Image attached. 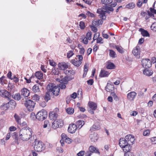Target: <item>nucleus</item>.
<instances>
[{"label":"nucleus","mask_w":156,"mask_h":156,"mask_svg":"<svg viewBox=\"0 0 156 156\" xmlns=\"http://www.w3.org/2000/svg\"><path fill=\"white\" fill-rule=\"evenodd\" d=\"M47 91L44 96V99L48 102L50 99V92L51 94L55 96H58L59 93L60 89L58 87L53 83H50L47 86Z\"/></svg>","instance_id":"nucleus-1"},{"label":"nucleus","mask_w":156,"mask_h":156,"mask_svg":"<svg viewBox=\"0 0 156 156\" xmlns=\"http://www.w3.org/2000/svg\"><path fill=\"white\" fill-rule=\"evenodd\" d=\"M32 134L31 129L29 127H25L20 131V138L23 141L28 140L32 137Z\"/></svg>","instance_id":"nucleus-2"},{"label":"nucleus","mask_w":156,"mask_h":156,"mask_svg":"<svg viewBox=\"0 0 156 156\" xmlns=\"http://www.w3.org/2000/svg\"><path fill=\"white\" fill-rule=\"evenodd\" d=\"M119 145L123 151L127 153L130 151L131 149V146H130L125 138H121L119 140Z\"/></svg>","instance_id":"nucleus-3"},{"label":"nucleus","mask_w":156,"mask_h":156,"mask_svg":"<svg viewBox=\"0 0 156 156\" xmlns=\"http://www.w3.org/2000/svg\"><path fill=\"white\" fill-rule=\"evenodd\" d=\"M44 145L43 143L36 139L35 140L34 142V148L35 151L41 152L45 149Z\"/></svg>","instance_id":"nucleus-4"},{"label":"nucleus","mask_w":156,"mask_h":156,"mask_svg":"<svg viewBox=\"0 0 156 156\" xmlns=\"http://www.w3.org/2000/svg\"><path fill=\"white\" fill-rule=\"evenodd\" d=\"M47 117V111L44 110H42L37 112L36 115V118L40 121H42Z\"/></svg>","instance_id":"nucleus-5"},{"label":"nucleus","mask_w":156,"mask_h":156,"mask_svg":"<svg viewBox=\"0 0 156 156\" xmlns=\"http://www.w3.org/2000/svg\"><path fill=\"white\" fill-rule=\"evenodd\" d=\"M83 58V57L82 55H78L76 56L75 59L72 60L71 62L75 66L79 67L81 64V61Z\"/></svg>","instance_id":"nucleus-6"},{"label":"nucleus","mask_w":156,"mask_h":156,"mask_svg":"<svg viewBox=\"0 0 156 156\" xmlns=\"http://www.w3.org/2000/svg\"><path fill=\"white\" fill-rule=\"evenodd\" d=\"M25 106L27 108L29 111H32L33 110L35 105V103L32 100H26L25 102L24 103Z\"/></svg>","instance_id":"nucleus-7"},{"label":"nucleus","mask_w":156,"mask_h":156,"mask_svg":"<svg viewBox=\"0 0 156 156\" xmlns=\"http://www.w3.org/2000/svg\"><path fill=\"white\" fill-rule=\"evenodd\" d=\"M0 95L2 97L7 98L8 100H10L11 98L10 93L5 90H0Z\"/></svg>","instance_id":"nucleus-8"},{"label":"nucleus","mask_w":156,"mask_h":156,"mask_svg":"<svg viewBox=\"0 0 156 156\" xmlns=\"http://www.w3.org/2000/svg\"><path fill=\"white\" fill-rule=\"evenodd\" d=\"M126 141L130 146H131L134 144L135 140V138L132 135H128L125 137Z\"/></svg>","instance_id":"nucleus-9"},{"label":"nucleus","mask_w":156,"mask_h":156,"mask_svg":"<svg viewBox=\"0 0 156 156\" xmlns=\"http://www.w3.org/2000/svg\"><path fill=\"white\" fill-rule=\"evenodd\" d=\"M88 105L89 108V112L92 114L94 113V111L97 108V105L96 103L90 101L88 102Z\"/></svg>","instance_id":"nucleus-10"},{"label":"nucleus","mask_w":156,"mask_h":156,"mask_svg":"<svg viewBox=\"0 0 156 156\" xmlns=\"http://www.w3.org/2000/svg\"><path fill=\"white\" fill-rule=\"evenodd\" d=\"M141 62L143 66L145 68H150L151 66V61L148 59H143Z\"/></svg>","instance_id":"nucleus-11"},{"label":"nucleus","mask_w":156,"mask_h":156,"mask_svg":"<svg viewBox=\"0 0 156 156\" xmlns=\"http://www.w3.org/2000/svg\"><path fill=\"white\" fill-rule=\"evenodd\" d=\"M97 13L99 14V16L103 20H105L106 18L105 16V11L103 9H98L97 10Z\"/></svg>","instance_id":"nucleus-12"},{"label":"nucleus","mask_w":156,"mask_h":156,"mask_svg":"<svg viewBox=\"0 0 156 156\" xmlns=\"http://www.w3.org/2000/svg\"><path fill=\"white\" fill-rule=\"evenodd\" d=\"M35 77L39 80L42 79L43 77V73L41 71H37L34 74L32 75L30 77V78H34Z\"/></svg>","instance_id":"nucleus-13"},{"label":"nucleus","mask_w":156,"mask_h":156,"mask_svg":"<svg viewBox=\"0 0 156 156\" xmlns=\"http://www.w3.org/2000/svg\"><path fill=\"white\" fill-rule=\"evenodd\" d=\"M140 48L139 46H137L132 51V53L137 58L140 57Z\"/></svg>","instance_id":"nucleus-14"},{"label":"nucleus","mask_w":156,"mask_h":156,"mask_svg":"<svg viewBox=\"0 0 156 156\" xmlns=\"http://www.w3.org/2000/svg\"><path fill=\"white\" fill-rule=\"evenodd\" d=\"M77 128L76 125L75 124H71L68 127V131L70 133H73L76 132Z\"/></svg>","instance_id":"nucleus-15"},{"label":"nucleus","mask_w":156,"mask_h":156,"mask_svg":"<svg viewBox=\"0 0 156 156\" xmlns=\"http://www.w3.org/2000/svg\"><path fill=\"white\" fill-rule=\"evenodd\" d=\"M61 80V83H62L64 84H67L68 82V81L71 80L72 78L70 76H65L63 77V76H60Z\"/></svg>","instance_id":"nucleus-16"},{"label":"nucleus","mask_w":156,"mask_h":156,"mask_svg":"<svg viewBox=\"0 0 156 156\" xmlns=\"http://www.w3.org/2000/svg\"><path fill=\"white\" fill-rule=\"evenodd\" d=\"M136 95V93L135 92H131L127 94V99L131 101L133 100Z\"/></svg>","instance_id":"nucleus-17"},{"label":"nucleus","mask_w":156,"mask_h":156,"mask_svg":"<svg viewBox=\"0 0 156 156\" xmlns=\"http://www.w3.org/2000/svg\"><path fill=\"white\" fill-rule=\"evenodd\" d=\"M21 92L22 95L25 97L24 98L26 99L25 97H28L30 95L29 90L26 88H23L21 90Z\"/></svg>","instance_id":"nucleus-18"},{"label":"nucleus","mask_w":156,"mask_h":156,"mask_svg":"<svg viewBox=\"0 0 156 156\" xmlns=\"http://www.w3.org/2000/svg\"><path fill=\"white\" fill-rule=\"evenodd\" d=\"M58 66L60 69L63 70H66L68 67V65L65 62L59 63Z\"/></svg>","instance_id":"nucleus-19"},{"label":"nucleus","mask_w":156,"mask_h":156,"mask_svg":"<svg viewBox=\"0 0 156 156\" xmlns=\"http://www.w3.org/2000/svg\"><path fill=\"white\" fill-rule=\"evenodd\" d=\"M155 8H150L149 9L150 11H147V12L148 15L151 17H154V14H156V10L155 9Z\"/></svg>","instance_id":"nucleus-20"},{"label":"nucleus","mask_w":156,"mask_h":156,"mask_svg":"<svg viewBox=\"0 0 156 156\" xmlns=\"http://www.w3.org/2000/svg\"><path fill=\"white\" fill-rule=\"evenodd\" d=\"M58 116V114L55 112H51L49 113V117L51 120H56Z\"/></svg>","instance_id":"nucleus-21"},{"label":"nucleus","mask_w":156,"mask_h":156,"mask_svg":"<svg viewBox=\"0 0 156 156\" xmlns=\"http://www.w3.org/2000/svg\"><path fill=\"white\" fill-rule=\"evenodd\" d=\"M148 68H145L143 72L144 75L148 76H150L152 75L153 73V71L150 69H149Z\"/></svg>","instance_id":"nucleus-22"},{"label":"nucleus","mask_w":156,"mask_h":156,"mask_svg":"<svg viewBox=\"0 0 156 156\" xmlns=\"http://www.w3.org/2000/svg\"><path fill=\"white\" fill-rule=\"evenodd\" d=\"M90 139L92 142H95L97 141L98 139V134L96 133H94L90 136Z\"/></svg>","instance_id":"nucleus-23"},{"label":"nucleus","mask_w":156,"mask_h":156,"mask_svg":"<svg viewBox=\"0 0 156 156\" xmlns=\"http://www.w3.org/2000/svg\"><path fill=\"white\" fill-rule=\"evenodd\" d=\"M85 122L82 120H79L76 122V125L78 128H81L84 124Z\"/></svg>","instance_id":"nucleus-24"},{"label":"nucleus","mask_w":156,"mask_h":156,"mask_svg":"<svg viewBox=\"0 0 156 156\" xmlns=\"http://www.w3.org/2000/svg\"><path fill=\"white\" fill-rule=\"evenodd\" d=\"M139 30L141 32V34L144 37H148L150 35L148 31L146 30H144L143 28H140Z\"/></svg>","instance_id":"nucleus-25"},{"label":"nucleus","mask_w":156,"mask_h":156,"mask_svg":"<svg viewBox=\"0 0 156 156\" xmlns=\"http://www.w3.org/2000/svg\"><path fill=\"white\" fill-rule=\"evenodd\" d=\"M109 73L107 71L101 70L99 74V76L101 77H106L109 74Z\"/></svg>","instance_id":"nucleus-26"},{"label":"nucleus","mask_w":156,"mask_h":156,"mask_svg":"<svg viewBox=\"0 0 156 156\" xmlns=\"http://www.w3.org/2000/svg\"><path fill=\"white\" fill-rule=\"evenodd\" d=\"M89 150L91 153L94 152L99 153V151L98 149L93 146H91L89 147Z\"/></svg>","instance_id":"nucleus-27"},{"label":"nucleus","mask_w":156,"mask_h":156,"mask_svg":"<svg viewBox=\"0 0 156 156\" xmlns=\"http://www.w3.org/2000/svg\"><path fill=\"white\" fill-rule=\"evenodd\" d=\"M12 97L15 100L17 101H19L20 100L21 98H22V97L21 96L20 94L19 93H17L14 94H13L12 96Z\"/></svg>","instance_id":"nucleus-28"},{"label":"nucleus","mask_w":156,"mask_h":156,"mask_svg":"<svg viewBox=\"0 0 156 156\" xmlns=\"http://www.w3.org/2000/svg\"><path fill=\"white\" fill-rule=\"evenodd\" d=\"M12 137L14 140V141L17 144H19L18 137L17 133L16 132L13 133L12 135Z\"/></svg>","instance_id":"nucleus-29"},{"label":"nucleus","mask_w":156,"mask_h":156,"mask_svg":"<svg viewBox=\"0 0 156 156\" xmlns=\"http://www.w3.org/2000/svg\"><path fill=\"white\" fill-rule=\"evenodd\" d=\"M9 106L11 107L12 109H14L16 106V103L14 100H11L9 102Z\"/></svg>","instance_id":"nucleus-30"},{"label":"nucleus","mask_w":156,"mask_h":156,"mask_svg":"<svg viewBox=\"0 0 156 156\" xmlns=\"http://www.w3.org/2000/svg\"><path fill=\"white\" fill-rule=\"evenodd\" d=\"M32 90L35 93L38 92L40 91L39 85L36 84L35 85L32 87Z\"/></svg>","instance_id":"nucleus-31"},{"label":"nucleus","mask_w":156,"mask_h":156,"mask_svg":"<svg viewBox=\"0 0 156 156\" xmlns=\"http://www.w3.org/2000/svg\"><path fill=\"white\" fill-rule=\"evenodd\" d=\"M109 56L112 58H114L116 57V54L115 51L112 49L109 50Z\"/></svg>","instance_id":"nucleus-32"},{"label":"nucleus","mask_w":156,"mask_h":156,"mask_svg":"<svg viewBox=\"0 0 156 156\" xmlns=\"http://www.w3.org/2000/svg\"><path fill=\"white\" fill-rule=\"evenodd\" d=\"M9 107V105L8 102L7 103L3 104L1 106V108L4 110H6L8 109Z\"/></svg>","instance_id":"nucleus-33"},{"label":"nucleus","mask_w":156,"mask_h":156,"mask_svg":"<svg viewBox=\"0 0 156 156\" xmlns=\"http://www.w3.org/2000/svg\"><path fill=\"white\" fill-rule=\"evenodd\" d=\"M14 116L17 123L21 125V118L16 113L15 114Z\"/></svg>","instance_id":"nucleus-34"},{"label":"nucleus","mask_w":156,"mask_h":156,"mask_svg":"<svg viewBox=\"0 0 156 156\" xmlns=\"http://www.w3.org/2000/svg\"><path fill=\"white\" fill-rule=\"evenodd\" d=\"M115 48L120 53H123L124 52V49L121 46H119L118 45L115 46Z\"/></svg>","instance_id":"nucleus-35"},{"label":"nucleus","mask_w":156,"mask_h":156,"mask_svg":"<svg viewBox=\"0 0 156 156\" xmlns=\"http://www.w3.org/2000/svg\"><path fill=\"white\" fill-rule=\"evenodd\" d=\"M113 88V87H112V85L108 83H107L105 87V89L107 91L110 92V91H112Z\"/></svg>","instance_id":"nucleus-36"},{"label":"nucleus","mask_w":156,"mask_h":156,"mask_svg":"<svg viewBox=\"0 0 156 156\" xmlns=\"http://www.w3.org/2000/svg\"><path fill=\"white\" fill-rule=\"evenodd\" d=\"M115 65L113 63L108 62V64L106 66V68L108 69H113L115 68Z\"/></svg>","instance_id":"nucleus-37"},{"label":"nucleus","mask_w":156,"mask_h":156,"mask_svg":"<svg viewBox=\"0 0 156 156\" xmlns=\"http://www.w3.org/2000/svg\"><path fill=\"white\" fill-rule=\"evenodd\" d=\"M100 128V126L98 123H95L93 125L91 129L93 131L98 130Z\"/></svg>","instance_id":"nucleus-38"},{"label":"nucleus","mask_w":156,"mask_h":156,"mask_svg":"<svg viewBox=\"0 0 156 156\" xmlns=\"http://www.w3.org/2000/svg\"><path fill=\"white\" fill-rule=\"evenodd\" d=\"M81 39L82 40V42L85 44H87L88 43V39L86 38L84 35H82L81 37Z\"/></svg>","instance_id":"nucleus-39"},{"label":"nucleus","mask_w":156,"mask_h":156,"mask_svg":"<svg viewBox=\"0 0 156 156\" xmlns=\"http://www.w3.org/2000/svg\"><path fill=\"white\" fill-rule=\"evenodd\" d=\"M112 0H101V3L106 5H109L112 2Z\"/></svg>","instance_id":"nucleus-40"},{"label":"nucleus","mask_w":156,"mask_h":156,"mask_svg":"<svg viewBox=\"0 0 156 156\" xmlns=\"http://www.w3.org/2000/svg\"><path fill=\"white\" fill-rule=\"evenodd\" d=\"M134 7L135 4L133 2L129 3L126 5V8L128 9H132Z\"/></svg>","instance_id":"nucleus-41"},{"label":"nucleus","mask_w":156,"mask_h":156,"mask_svg":"<svg viewBox=\"0 0 156 156\" xmlns=\"http://www.w3.org/2000/svg\"><path fill=\"white\" fill-rule=\"evenodd\" d=\"M56 120H55L52 123V127L54 129L58 128V126L57 124Z\"/></svg>","instance_id":"nucleus-42"},{"label":"nucleus","mask_w":156,"mask_h":156,"mask_svg":"<svg viewBox=\"0 0 156 156\" xmlns=\"http://www.w3.org/2000/svg\"><path fill=\"white\" fill-rule=\"evenodd\" d=\"M57 124L58 126V127L62 126L63 125V121L61 119H58L56 120Z\"/></svg>","instance_id":"nucleus-43"},{"label":"nucleus","mask_w":156,"mask_h":156,"mask_svg":"<svg viewBox=\"0 0 156 156\" xmlns=\"http://www.w3.org/2000/svg\"><path fill=\"white\" fill-rule=\"evenodd\" d=\"M67 113L70 115L73 114L74 112V109L72 108H67L66 109Z\"/></svg>","instance_id":"nucleus-44"},{"label":"nucleus","mask_w":156,"mask_h":156,"mask_svg":"<svg viewBox=\"0 0 156 156\" xmlns=\"http://www.w3.org/2000/svg\"><path fill=\"white\" fill-rule=\"evenodd\" d=\"M32 99L34 100L37 101L39 100V96L38 95L35 94L32 96Z\"/></svg>","instance_id":"nucleus-45"},{"label":"nucleus","mask_w":156,"mask_h":156,"mask_svg":"<svg viewBox=\"0 0 156 156\" xmlns=\"http://www.w3.org/2000/svg\"><path fill=\"white\" fill-rule=\"evenodd\" d=\"M79 26L80 29L82 30L84 29L85 27L84 22L82 21L80 22Z\"/></svg>","instance_id":"nucleus-46"},{"label":"nucleus","mask_w":156,"mask_h":156,"mask_svg":"<svg viewBox=\"0 0 156 156\" xmlns=\"http://www.w3.org/2000/svg\"><path fill=\"white\" fill-rule=\"evenodd\" d=\"M92 33L91 31H89L86 34L87 38L89 40H90L91 38V35Z\"/></svg>","instance_id":"nucleus-47"},{"label":"nucleus","mask_w":156,"mask_h":156,"mask_svg":"<svg viewBox=\"0 0 156 156\" xmlns=\"http://www.w3.org/2000/svg\"><path fill=\"white\" fill-rule=\"evenodd\" d=\"M64 73L66 74V75H69V73L70 72H72V73H71V74L72 75H73L74 73L73 71V70H64Z\"/></svg>","instance_id":"nucleus-48"},{"label":"nucleus","mask_w":156,"mask_h":156,"mask_svg":"<svg viewBox=\"0 0 156 156\" xmlns=\"http://www.w3.org/2000/svg\"><path fill=\"white\" fill-rule=\"evenodd\" d=\"M74 53L72 51H70L67 53V57L68 58H69L74 55Z\"/></svg>","instance_id":"nucleus-49"},{"label":"nucleus","mask_w":156,"mask_h":156,"mask_svg":"<svg viewBox=\"0 0 156 156\" xmlns=\"http://www.w3.org/2000/svg\"><path fill=\"white\" fill-rule=\"evenodd\" d=\"M150 130L147 129L143 133V135L145 136H148L150 134Z\"/></svg>","instance_id":"nucleus-50"},{"label":"nucleus","mask_w":156,"mask_h":156,"mask_svg":"<svg viewBox=\"0 0 156 156\" xmlns=\"http://www.w3.org/2000/svg\"><path fill=\"white\" fill-rule=\"evenodd\" d=\"M152 30L154 31H156V22L152 24L151 27Z\"/></svg>","instance_id":"nucleus-51"},{"label":"nucleus","mask_w":156,"mask_h":156,"mask_svg":"<svg viewBox=\"0 0 156 156\" xmlns=\"http://www.w3.org/2000/svg\"><path fill=\"white\" fill-rule=\"evenodd\" d=\"M144 96V93L143 92V89H141L138 93V97L139 98L143 97Z\"/></svg>","instance_id":"nucleus-52"},{"label":"nucleus","mask_w":156,"mask_h":156,"mask_svg":"<svg viewBox=\"0 0 156 156\" xmlns=\"http://www.w3.org/2000/svg\"><path fill=\"white\" fill-rule=\"evenodd\" d=\"M5 77L4 76H2L0 78V83L2 84V85H3L4 83H5Z\"/></svg>","instance_id":"nucleus-53"},{"label":"nucleus","mask_w":156,"mask_h":156,"mask_svg":"<svg viewBox=\"0 0 156 156\" xmlns=\"http://www.w3.org/2000/svg\"><path fill=\"white\" fill-rule=\"evenodd\" d=\"M102 39L101 37H98L97 39V43L98 44H103V42L102 41Z\"/></svg>","instance_id":"nucleus-54"},{"label":"nucleus","mask_w":156,"mask_h":156,"mask_svg":"<svg viewBox=\"0 0 156 156\" xmlns=\"http://www.w3.org/2000/svg\"><path fill=\"white\" fill-rule=\"evenodd\" d=\"M49 122L48 120H45L44 122V124L43 125V127L44 128H46L48 126V125L49 126L50 124L49 123Z\"/></svg>","instance_id":"nucleus-55"},{"label":"nucleus","mask_w":156,"mask_h":156,"mask_svg":"<svg viewBox=\"0 0 156 156\" xmlns=\"http://www.w3.org/2000/svg\"><path fill=\"white\" fill-rule=\"evenodd\" d=\"M151 143L153 144H156V137H153L150 138Z\"/></svg>","instance_id":"nucleus-56"},{"label":"nucleus","mask_w":156,"mask_h":156,"mask_svg":"<svg viewBox=\"0 0 156 156\" xmlns=\"http://www.w3.org/2000/svg\"><path fill=\"white\" fill-rule=\"evenodd\" d=\"M65 140V142L66 143L69 144L71 143L72 142V140L69 137L66 138Z\"/></svg>","instance_id":"nucleus-57"},{"label":"nucleus","mask_w":156,"mask_h":156,"mask_svg":"<svg viewBox=\"0 0 156 156\" xmlns=\"http://www.w3.org/2000/svg\"><path fill=\"white\" fill-rule=\"evenodd\" d=\"M106 9L107 10L111 12H113L114 11V9H113V7L111 6H106L105 7Z\"/></svg>","instance_id":"nucleus-58"},{"label":"nucleus","mask_w":156,"mask_h":156,"mask_svg":"<svg viewBox=\"0 0 156 156\" xmlns=\"http://www.w3.org/2000/svg\"><path fill=\"white\" fill-rule=\"evenodd\" d=\"M111 94L112 95L113 97V98H114V99L115 100H118V98L117 96L113 92H112L111 93Z\"/></svg>","instance_id":"nucleus-59"},{"label":"nucleus","mask_w":156,"mask_h":156,"mask_svg":"<svg viewBox=\"0 0 156 156\" xmlns=\"http://www.w3.org/2000/svg\"><path fill=\"white\" fill-rule=\"evenodd\" d=\"M88 63H85L84 66V71L87 72L88 70Z\"/></svg>","instance_id":"nucleus-60"},{"label":"nucleus","mask_w":156,"mask_h":156,"mask_svg":"<svg viewBox=\"0 0 156 156\" xmlns=\"http://www.w3.org/2000/svg\"><path fill=\"white\" fill-rule=\"evenodd\" d=\"M66 84H64L63 83H61L59 85V87H58L60 88H60L62 89H65L66 88V86L65 85Z\"/></svg>","instance_id":"nucleus-61"},{"label":"nucleus","mask_w":156,"mask_h":156,"mask_svg":"<svg viewBox=\"0 0 156 156\" xmlns=\"http://www.w3.org/2000/svg\"><path fill=\"white\" fill-rule=\"evenodd\" d=\"M143 3V0H139L137 3V6L139 7H140Z\"/></svg>","instance_id":"nucleus-62"},{"label":"nucleus","mask_w":156,"mask_h":156,"mask_svg":"<svg viewBox=\"0 0 156 156\" xmlns=\"http://www.w3.org/2000/svg\"><path fill=\"white\" fill-rule=\"evenodd\" d=\"M85 154V151H82L79 152L77 154V155L78 156H83Z\"/></svg>","instance_id":"nucleus-63"},{"label":"nucleus","mask_w":156,"mask_h":156,"mask_svg":"<svg viewBox=\"0 0 156 156\" xmlns=\"http://www.w3.org/2000/svg\"><path fill=\"white\" fill-rule=\"evenodd\" d=\"M129 152L128 153H126L125 154V156H135L133 153L129 152Z\"/></svg>","instance_id":"nucleus-64"}]
</instances>
